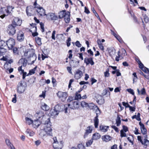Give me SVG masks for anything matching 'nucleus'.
<instances>
[{"mask_svg": "<svg viewBox=\"0 0 149 149\" xmlns=\"http://www.w3.org/2000/svg\"><path fill=\"white\" fill-rule=\"evenodd\" d=\"M6 44L9 49H12L15 45V40L12 38L9 39L6 41Z\"/></svg>", "mask_w": 149, "mask_h": 149, "instance_id": "9", "label": "nucleus"}, {"mask_svg": "<svg viewBox=\"0 0 149 149\" xmlns=\"http://www.w3.org/2000/svg\"><path fill=\"white\" fill-rule=\"evenodd\" d=\"M120 136L121 137H125L126 134L124 132L123 130H121L120 131Z\"/></svg>", "mask_w": 149, "mask_h": 149, "instance_id": "50", "label": "nucleus"}, {"mask_svg": "<svg viewBox=\"0 0 149 149\" xmlns=\"http://www.w3.org/2000/svg\"><path fill=\"white\" fill-rule=\"evenodd\" d=\"M61 109V107L58 105H56L54 109H51L50 110L49 114L51 116L54 117L58 115Z\"/></svg>", "mask_w": 149, "mask_h": 149, "instance_id": "5", "label": "nucleus"}, {"mask_svg": "<svg viewBox=\"0 0 149 149\" xmlns=\"http://www.w3.org/2000/svg\"><path fill=\"white\" fill-rule=\"evenodd\" d=\"M97 43L99 47L103 45L102 43L101 42V41L100 39H98L97 41Z\"/></svg>", "mask_w": 149, "mask_h": 149, "instance_id": "58", "label": "nucleus"}, {"mask_svg": "<svg viewBox=\"0 0 149 149\" xmlns=\"http://www.w3.org/2000/svg\"><path fill=\"white\" fill-rule=\"evenodd\" d=\"M84 61L87 65L89 64H90L91 65H93L94 64L93 58H85L84 59Z\"/></svg>", "mask_w": 149, "mask_h": 149, "instance_id": "21", "label": "nucleus"}, {"mask_svg": "<svg viewBox=\"0 0 149 149\" xmlns=\"http://www.w3.org/2000/svg\"><path fill=\"white\" fill-rule=\"evenodd\" d=\"M26 132L27 134H29L30 136H33L34 134V133L33 131L30 130L29 129H27Z\"/></svg>", "mask_w": 149, "mask_h": 149, "instance_id": "35", "label": "nucleus"}, {"mask_svg": "<svg viewBox=\"0 0 149 149\" xmlns=\"http://www.w3.org/2000/svg\"><path fill=\"white\" fill-rule=\"evenodd\" d=\"M138 64L139 65V68H141L142 67H144L143 65L142 64V63L141 62V61H140L139 62V63H138Z\"/></svg>", "mask_w": 149, "mask_h": 149, "instance_id": "61", "label": "nucleus"}, {"mask_svg": "<svg viewBox=\"0 0 149 149\" xmlns=\"http://www.w3.org/2000/svg\"><path fill=\"white\" fill-rule=\"evenodd\" d=\"M81 105L83 107H86L88 106V103L84 101H82L81 103Z\"/></svg>", "mask_w": 149, "mask_h": 149, "instance_id": "42", "label": "nucleus"}, {"mask_svg": "<svg viewBox=\"0 0 149 149\" xmlns=\"http://www.w3.org/2000/svg\"><path fill=\"white\" fill-rule=\"evenodd\" d=\"M46 17L48 20H56L58 19V17L54 13H49L46 15Z\"/></svg>", "mask_w": 149, "mask_h": 149, "instance_id": "12", "label": "nucleus"}, {"mask_svg": "<svg viewBox=\"0 0 149 149\" xmlns=\"http://www.w3.org/2000/svg\"><path fill=\"white\" fill-rule=\"evenodd\" d=\"M93 128V127L92 126H90L87 127L85 130V132L84 136V138H85L89 134L92 132Z\"/></svg>", "mask_w": 149, "mask_h": 149, "instance_id": "16", "label": "nucleus"}, {"mask_svg": "<svg viewBox=\"0 0 149 149\" xmlns=\"http://www.w3.org/2000/svg\"><path fill=\"white\" fill-rule=\"evenodd\" d=\"M111 149H117V145L116 144L113 145L111 147Z\"/></svg>", "mask_w": 149, "mask_h": 149, "instance_id": "64", "label": "nucleus"}, {"mask_svg": "<svg viewBox=\"0 0 149 149\" xmlns=\"http://www.w3.org/2000/svg\"><path fill=\"white\" fill-rule=\"evenodd\" d=\"M108 93V95H110V92L107 89H105L103 90V92L102 93V95H104L107 94Z\"/></svg>", "mask_w": 149, "mask_h": 149, "instance_id": "44", "label": "nucleus"}, {"mask_svg": "<svg viewBox=\"0 0 149 149\" xmlns=\"http://www.w3.org/2000/svg\"><path fill=\"white\" fill-rule=\"evenodd\" d=\"M32 127L35 128H37L41 124L40 121L38 119L34 120L32 123Z\"/></svg>", "mask_w": 149, "mask_h": 149, "instance_id": "20", "label": "nucleus"}, {"mask_svg": "<svg viewBox=\"0 0 149 149\" xmlns=\"http://www.w3.org/2000/svg\"><path fill=\"white\" fill-rule=\"evenodd\" d=\"M147 136H146V137H145V138L147 137ZM138 140L139 141L141 144L143 145L144 146L147 147L149 146V141L146 138H145L143 141H142L141 139V136H137Z\"/></svg>", "mask_w": 149, "mask_h": 149, "instance_id": "13", "label": "nucleus"}, {"mask_svg": "<svg viewBox=\"0 0 149 149\" xmlns=\"http://www.w3.org/2000/svg\"><path fill=\"white\" fill-rule=\"evenodd\" d=\"M111 127L113 129H114L115 130V131L116 132H118L119 131L118 130V129L115 126L112 125V126H111Z\"/></svg>", "mask_w": 149, "mask_h": 149, "instance_id": "57", "label": "nucleus"}, {"mask_svg": "<svg viewBox=\"0 0 149 149\" xmlns=\"http://www.w3.org/2000/svg\"><path fill=\"white\" fill-rule=\"evenodd\" d=\"M67 12H66L65 10H63V11H60L58 13V17L60 19H62L64 17L65 15H66Z\"/></svg>", "mask_w": 149, "mask_h": 149, "instance_id": "25", "label": "nucleus"}, {"mask_svg": "<svg viewBox=\"0 0 149 149\" xmlns=\"http://www.w3.org/2000/svg\"><path fill=\"white\" fill-rule=\"evenodd\" d=\"M37 118H40L44 116V113L42 111H38L35 115Z\"/></svg>", "mask_w": 149, "mask_h": 149, "instance_id": "27", "label": "nucleus"}, {"mask_svg": "<svg viewBox=\"0 0 149 149\" xmlns=\"http://www.w3.org/2000/svg\"><path fill=\"white\" fill-rule=\"evenodd\" d=\"M109 70L108 69L105 72H104V76L105 77H108L109 76Z\"/></svg>", "mask_w": 149, "mask_h": 149, "instance_id": "48", "label": "nucleus"}, {"mask_svg": "<svg viewBox=\"0 0 149 149\" xmlns=\"http://www.w3.org/2000/svg\"><path fill=\"white\" fill-rule=\"evenodd\" d=\"M22 23V20L20 19L18 17H15L13 19V21L12 23V24L16 26H20Z\"/></svg>", "mask_w": 149, "mask_h": 149, "instance_id": "17", "label": "nucleus"}, {"mask_svg": "<svg viewBox=\"0 0 149 149\" xmlns=\"http://www.w3.org/2000/svg\"><path fill=\"white\" fill-rule=\"evenodd\" d=\"M41 108L42 110L45 111H48L49 109V107L45 103H43L42 104Z\"/></svg>", "mask_w": 149, "mask_h": 149, "instance_id": "29", "label": "nucleus"}, {"mask_svg": "<svg viewBox=\"0 0 149 149\" xmlns=\"http://www.w3.org/2000/svg\"><path fill=\"white\" fill-rule=\"evenodd\" d=\"M25 87L23 85L22 81L20 82L17 86V91L19 94H21L24 92L25 91Z\"/></svg>", "mask_w": 149, "mask_h": 149, "instance_id": "7", "label": "nucleus"}, {"mask_svg": "<svg viewBox=\"0 0 149 149\" xmlns=\"http://www.w3.org/2000/svg\"><path fill=\"white\" fill-rule=\"evenodd\" d=\"M81 99V95L80 94H79L78 93H76V95L75 96V99L76 100H78L79 99Z\"/></svg>", "mask_w": 149, "mask_h": 149, "instance_id": "45", "label": "nucleus"}, {"mask_svg": "<svg viewBox=\"0 0 149 149\" xmlns=\"http://www.w3.org/2000/svg\"><path fill=\"white\" fill-rule=\"evenodd\" d=\"M98 116L97 114V116L95 117L94 121V125L95 128H97L99 123V120L97 118Z\"/></svg>", "mask_w": 149, "mask_h": 149, "instance_id": "31", "label": "nucleus"}, {"mask_svg": "<svg viewBox=\"0 0 149 149\" xmlns=\"http://www.w3.org/2000/svg\"><path fill=\"white\" fill-rule=\"evenodd\" d=\"M100 130L103 132H106L107 131L108 128L109 127V126H104L103 125H100Z\"/></svg>", "mask_w": 149, "mask_h": 149, "instance_id": "26", "label": "nucleus"}, {"mask_svg": "<svg viewBox=\"0 0 149 149\" xmlns=\"http://www.w3.org/2000/svg\"><path fill=\"white\" fill-rule=\"evenodd\" d=\"M36 67H35L33 69L30 70L29 71V73L27 74V76H29V75H31L34 74L36 71Z\"/></svg>", "mask_w": 149, "mask_h": 149, "instance_id": "39", "label": "nucleus"}, {"mask_svg": "<svg viewBox=\"0 0 149 149\" xmlns=\"http://www.w3.org/2000/svg\"><path fill=\"white\" fill-rule=\"evenodd\" d=\"M34 8L33 6H30L27 7L26 9V13L28 16H31L33 14Z\"/></svg>", "mask_w": 149, "mask_h": 149, "instance_id": "14", "label": "nucleus"}, {"mask_svg": "<svg viewBox=\"0 0 149 149\" xmlns=\"http://www.w3.org/2000/svg\"><path fill=\"white\" fill-rule=\"evenodd\" d=\"M70 13L69 12L67 11L66 15H65L64 17L65 21V22L67 23H68L70 21Z\"/></svg>", "mask_w": 149, "mask_h": 149, "instance_id": "23", "label": "nucleus"}, {"mask_svg": "<svg viewBox=\"0 0 149 149\" xmlns=\"http://www.w3.org/2000/svg\"><path fill=\"white\" fill-rule=\"evenodd\" d=\"M7 56H3V58L1 59V60H3L4 61H8Z\"/></svg>", "mask_w": 149, "mask_h": 149, "instance_id": "62", "label": "nucleus"}, {"mask_svg": "<svg viewBox=\"0 0 149 149\" xmlns=\"http://www.w3.org/2000/svg\"><path fill=\"white\" fill-rule=\"evenodd\" d=\"M110 56L112 57L114 56L116 54V50L113 48H110L109 50Z\"/></svg>", "mask_w": 149, "mask_h": 149, "instance_id": "24", "label": "nucleus"}, {"mask_svg": "<svg viewBox=\"0 0 149 149\" xmlns=\"http://www.w3.org/2000/svg\"><path fill=\"white\" fill-rule=\"evenodd\" d=\"M123 130L125 132H126L128 130L127 128V127L123 125Z\"/></svg>", "mask_w": 149, "mask_h": 149, "instance_id": "63", "label": "nucleus"}, {"mask_svg": "<svg viewBox=\"0 0 149 149\" xmlns=\"http://www.w3.org/2000/svg\"><path fill=\"white\" fill-rule=\"evenodd\" d=\"M6 44L4 41L0 40V47H6Z\"/></svg>", "mask_w": 149, "mask_h": 149, "instance_id": "36", "label": "nucleus"}, {"mask_svg": "<svg viewBox=\"0 0 149 149\" xmlns=\"http://www.w3.org/2000/svg\"><path fill=\"white\" fill-rule=\"evenodd\" d=\"M13 9V8L11 6H8L7 8H3V10L4 12V16L3 15H1L0 16L2 18H3L6 15H6H7L10 13L12 9Z\"/></svg>", "mask_w": 149, "mask_h": 149, "instance_id": "10", "label": "nucleus"}, {"mask_svg": "<svg viewBox=\"0 0 149 149\" xmlns=\"http://www.w3.org/2000/svg\"><path fill=\"white\" fill-rule=\"evenodd\" d=\"M57 96L63 101H65L68 96V94L66 92H58L57 94Z\"/></svg>", "mask_w": 149, "mask_h": 149, "instance_id": "8", "label": "nucleus"}, {"mask_svg": "<svg viewBox=\"0 0 149 149\" xmlns=\"http://www.w3.org/2000/svg\"><path fill=\"white\" fill-rule=\"evenodd\" d=\"M6 51L7 49L5 47H0V55H3Z\"/></svg>", "mask_w": 149, "mask_h": 149, "instance_id": "33", "label": "nucleus"}, {"mask_svg": "<svg viewBox=\"0 0 149 149\" xmlns=\"http://www.w3.org/2000/svg\"><path fill=\"white\" fill-rule=\"evenodd\" d=\"M100 137V135L96 133L93 134L92 139L93 140H96L99 139Z\"/></svg>", "mask_w": 149, "mask_h": 149, "instance_id": "28", "label": "nucleus"}, {"mask_svg": "<svg viewBox=\"0 0 149 149\" xmlns=\"http://www.w3.org/2000/svg\"><path fill=\"white\" fill-rule=\"evenodd\" d=\"M141 133L143 134H146L147 133V130L144 126L141 127Z\"/></svg>", "mask_w": 149, "mask_h": 149, "instance_id": "41", "label": "nucleus"}, {"mask_svg": "<svg viewBox=\"0 0 149 149\" xmlns=\"http://www.w3.org/2000/svg\"><path fill=\"white\" fill-rule=\"evenodd\" d=\"M127 91L130 93L131 94L133 95H134V90L131 88L127 89Z\"/></svg>", "mask_w": 149, "mask_h": 149, "instance_id": "49", "label": "nucleus"}, {"mask_svg": "<svg viewBox=\"0 0 149 149\" xmlns=\"http://www.w3.org/2000/svg\"><path fill=\"white\" fill-rule=\"evenodd\" d=\"M71 40V38H68L67 40V45L68 47H69L70 45V41Z\"/></svg>", "mask_w": 149, "mask_h": 149, "instance_id": "52", "label": "nucleus"}, {"mask_svg": "<svg viewBox=\"0 0 149 149\" xmlns=\"http://www.w3.org/2000/svg\"><path fill=\"white\" fill-rule=\"evenodd\" d=\"M68 107L72 109H77L79 108V104L78 101H74L72 103L70 104H68Z\"/></svg>", "mask_w": 149, "mask_h": 149, "instance_id": "15", "label": "nucleus"}, {"mask_svg": "<svg viewBox=\"0 0 149 149\" xmlns=\"http://www.w3.org/2000/svg\"><path fill=\"white\" fill-rule=\"evenodd\" d=\"M6 142L7 145L9 148L12 146H13V144L10 143V140L8 139H6Z\"/></svg>", "mask_w": 149, "mask_h": 149, "instance_id": "43", "label": "nucleus"}, {"mask_svg": "<svg viewBox=\"0 0 149 149\" xmlns=\"http://www.w3.org/2000/svg\"><path fill=\"white\" fill-rule=\"evenodd\" d=\"M93 140L92 139L91 140L88 141L86 143V145L87 146H90L92 143Z\"/></svg>", "mask_w": 149, "mask_h": 149, "instance_id": "47", "label": "nucleus"}, {"mask_svg": "<svg viewBox=\"0 0 149 149\" xmlns=\"http://www.w3.org/2000/svg\"><path fill=\"white\" fill-rule=\"evenodd\" d=\"M24 56L28 58V61H31V64H33L37 58V56L35 54L34 50L31 49L28 51H26L24 53Z\"/></svg>", "mask_w": 149, "mask_h": 149, "instance_id": "2", "label": "nucleus"}, {"mask_svg": "<svg viewBox=\"0 0 149 149\" xmlns=\"http://www.w3.org/2000/svg\"><path fill=\"white\" fill-rule=\"evenodd\" d=\"M137 91L138 92V93L139 95H144L146 93V91L145 89L144 88H143L140 91L139 90L138 88L137 89Z\"/></svg>", "mask_w": 149, "mask_h": 149, "instance_id": "34", "label": "nucleus"}, {"mask_svg": "<svg viewBox=\"0 0 149 149\" xmlns=\"http://www.w3.org/2000/svg\"><path fill=\"white\" fill-rule=\"evenodd\" d=\"M141 69L145 72L146 73L147 71L148 70V69L145 67H142Z\"/></svg>", "mask_w": 149, "mask_h": 149, "instance_id": "56", "label": "nucleus"}, {"mask_svg": "<svg viewBox=\"0 0 149 149\" xmlns=\"http://www.w3.org/2000/svg\"><path fill=\"white\" fill-rule=\"evenodd\" d=\"M25 119L26 123L29 125L31 124L33 121L32 119L28 117H26Z\"/></svg>", "mask_w": 149, "mask_h": 149, "instance_id": "32", "label": "nucleus"}, {"mask_svg": "<svg viewBox=\"0 0 149 149\" xmlns=\"http://www.w3.org/2000/svg\"><path fill=\"white\" fill-rule=\"evenodd\" d=\"M17 39L19 41L21 42L24 40V34L22 31H20L18 32Z\"/></svg>", "mask_w": 149, "mask_h": 149, "instance_id": "19", "label": "nucleus"}, {"mask_svg": "<svg viewBox=\"0 0 149 149\" xmlns=\"http://www.w3.org/2000/svg\"><path fill=\"white\" fill-rule=\"evenodd\" d=\"M34 5L35 6V8L38 13V15L39 16H45V10L42 7L40 6L36 3V1L34 3Z\"/></svg>", "mask_w": 149, "mask_h": 149, "instance_id": "4", "label": "nucleus"}, {"mask_svg": "<svg viewBox=\"0 0 149 149\" xmlns=\"http://www.w3.org/2000/svg\"><path fill=\"white\" fill-rule=\"evenodd\" d=\"M144 21L146 23H147L149 21V20L148 17L147 16H145L144 17Z\"/></svg>", "mask_w": 149, "mask_h": 149, "instance_id": "60", "label": "nucleus"}, {"mask_svg": "<svg viewBox=\"0 0 149 149\" xmlns=\"http://www.w3.org/2000/svg\"><path fill=\"white\" fill-rule=\"evenodd\" d=\"M43 125L44 131L45 132V134H43L42 132L40 134V135L43 137H46L47 136H52V129L51 127V124L50 119L49 118H48L47 120L45 121Z\"/></svg>", "mask_w": 149, "mask_h": 149, "instance_id": "1", "label": "nucleus"}, {"mask_svg": "<svg viewBox=\"0 0 149 149\" xmlns=\"http://www.w3.org/2000/svg\"><path fill=\"white\" fill-rule=\"evenodd\" d=\"M15 27V26L12 24L8 26L7 31L9 34L11 35L15 34L16 32Z\"/></svg>", "mask_w": 149, "mask_h": 149, "instance_id": "11", "label": "nucleus"}, {"mask_svg": "<svg viewBox=\"0 0 149 149\" xmlns=\"http://www.w3.org/2000/svg\"><path fill=\"white\" fill-rule=\"evenodd\" d=\"M54 142L53 143V146L54 148H62L63 146V141H61L58 142L57 140L56 137L53 138Z\"/></svg>", "mask_w": 149, "mask_h": 149, "instance_id": "6", "label": "nucleus"}, {"mask_svg": "<svg viewBox=\"0 0 149 149\" xmlns=\"http://www.w3.org/2000/svg\"><path fill=\"white\" fill-rule=\"evenodd\" d=\"M75 45L79 47H80L81 46V44L80 43V42L78 41H77L76 42H75Z\"/></svg>", "mask_w": 149, "mask_h": 149, "instance_id": "54", "label": "nucleus"}, {"mask_svg": "<svg viewBox=\"0 0 149 149\" xmlns=\"http://www.w3.org/2000/svg\"><path fill=\"white\" fill-rule=\"evenodd\" d=\"M127 106L129 108L130 110L131 111H135V108L134 107H133L130 106L129 104L127 105Z\"/></svg>", "mask_w": 149, "mask_h": 149, "instance_id": "51", "label": "nucleus"}, {"mask_svg": "<svg viewBox=\"0 0 149 149\" xmlns=\"http://www.w3.org/2000/svg\"><path fill=\"white\" fill-rule=\"evenodd\" d=\"M83 75L82 72L79 70H77L75 72L74 77L75 79H80Z\"/></svg>", "mask_w": 149, "mask_h": 149, "instance_id": "18", "label": "nucleus"}, {"mask_svg": "<svg viewBox=\"0 0 149 149\" xmlns=\"http://www.w3.org/2000/svg\"><path fill=\"white\" fill-rule=\"evenodd\" d=\"M127 139L132 145L133 144V137L132 136H130L127 137Z\"/></svg>", "mask_w": 149, "mask_h": 149, "instance_id": "40", "label": "nucleus"}, {"mask_svg": "<svg viewBox=\"0 0 149 149\" xmlns=\"http://www.w3.org/2000/svg\"><path fill=\"white\" fill-rule=\"evenodd\" d=\"M87 107H88L91 109H93L97 107V109L99 110V108L97 107L93 103H90L89 104H88Z\"/></svg>", "mask_w": 149, "mask_h": 149, "instance_id": "30", "label": "nucleus"}, {"mask_svg": "<svg viewBox=\"0 0 149 149\" xmlns=\"http://www.w3.org/2000/svg\"><path fill=\"white\" fill-rule=\"evenodd\" d=\"M140 114L139 113H138L137 115H136V119L138 120H141V119L140 118Z\"/></svg>", "mask_w": 149, "mask_h": 149, "instance_id": "59", "label": "nucleus"}, {"mask_svg": "<svg viewBox=\"0 0 149 149\" xmlns=\"http://www.w3.org/2000/svg\"><path fill=\"white\" fill-rule=\"evenodd\" d=\"M103 141L107 142L111 140V137L108 135H105L102 137Z\"/></svg>", "mask_w": 149, "mask_h": 149, "instance_id": "22", "label": "nucleus"}, {"mask_svg": "<svg viewBox=\"0 0 149 149\" xmlns=\"http://www.w3.org/2000/svg\"><path fill=\"white\" fill-rule=\"evenodd\" d=\"M36 42L39 45H42L41 39L39 37L36 38Z\"/></svg>", "mask_w": 149, "mask_h": 149, "instance_id": "38", "label": "nucleus"}, {"mask_svg": "<svg viewBox=\"0 0 149 149\" xmlns=\"http://www.w3.org/2000/svg\"><path fill=\"white\" fill-rule=\"evenodd\" d=\"M76 149H85L84 146L82 144H79L78 145V148H74Z\"/></svg>", "mask_w": 149, "mask_h": 149, "instance_id": "46", "label": "nucleus"}, {"mask_svg": "<svg viewBox=\"0 0 149 149\" xmlns=\"http://www.w3.org/2000/svg\"><path fill=\"white\" fill-rule=\"evenodd\" d=\"M40 27L41 29V31L42 32H44V24L41 22L40 23Z\"/></svg>", "mask_w": 149, "mask_h": 149, "instance_id": "53", "label": "nucleus"}, {"mask_svg": "<svg viewBox=\"0 0 149 149\" xmlns=\"http://www.w3.org/2000/svg\"><path fill=\"white\" fill-rule=\"evenodd\" d=\"M121 123L120 118L118 116H117V118L116 119V123L117 126H119Z\"/></svg>", "mask_w": 149, "mask_h": 149, "instance_id": "37", "label": "nucleus"}, {"mask_svg": "<svg viewBox=\"0 0 149 149\" xmlns=\"http://www.w3.org/2000/svg\"><path fill=\"white\" fill-rule=\"evenodd\" d=\"M19 63L21 65L18 68V71L20 73L22 74V78L24 79L26 76H27V73L24 72V70L22 69V67H26L27 65V61L25 59L22 58L19 61Z\"/></svg>", "mask_w": 149, "mask_h": 149, "instance_id": "3", "label": "nucleus"}, {"mask_svg": "<svg viewBox=\"0 0 149 149\" xmlns=\"http://www.w3.org/2000/svg\"><path fill=\"white\" fill-rule=\"evenodd\" d=\"M56 33V31L55 30H54L53 31V32L52 34V38L54 40H55V35Z\"/></svg>", "mask_w": 149, "mask_h": 149, "instance_id": "55", "label": "nucleus"}]
</instances>
